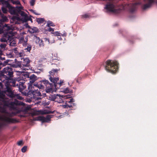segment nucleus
Returning a JSON list of instances; mask_svg holds the SVG:
<instances>
[{"label":"nucleus","instance_id":"obj_13","mask_svg":"<svg viewBox=\"0 0 157 157\" xmlns=\"http://www.w3.org/2000/svg\"><path fill=\"white\" fill-rule=\"evenodd\" d=\"M23 59V61L22 64L21 68L23 67H28L29 65V63H30V60L29 59V58L27 57Z\"/></svg>","mask_w":157,"mask_h":157},{"label":"nucleus","instance_id":"obj_43","mask_svg":"<svg viewBox=\"0 0 157 157\" xmlns=\"http://www.w3.org/2000/svg\"><path fill=\"white\" fill-rule=\"evenodd\" d=\"M67 101H66V102L65 103V104L64 105H62V106L64 108H66L69 107H71V105H68L67 103Z\"/></svg>","mask_w":157,"mask_h":157},{"label":"nucleus","instance_id":"obj_53","mask_svg":"<svg viewBox=\"0 0 157 157\" xmlns=\"http://www.w3.org/2000/svg\"><path fill=\"white\" fill-rule=\"evenodd\" d=\"M6 45L5 44H0V47L1 48H5L6 47Z\"/></svg>","mask_w":157,"mask_h":157},{"label":"nucleus","instance_id":"obj_21","mask_svg":"<svg viewBox=\"0 0 157 157\" xmlns=\"http://www.w3.org/2000/svg\"><path fill=\"white\" fill-rule=\"evenodd\" d=\"M11 67L14 68H17V67H20L21 68L22 65H21V62H18L17 63V64H10V65Z\"/></svg>","mask_w":157,"mask_h":157},{"label":"nucleus","instance_id":"obj_6","mask_svg":"<svg viewBox=\"0 0 157 157\" xmlns=\"http://www.w3.org/2000/svg\"><path fill=\"white\" fill-rule=\"evenodd\" d=\"M1 105L4 107H6L10 110H13V101L8 98H6L1 102Z\"/></svg>","mask_w":157,"mask_h":157},{"label":"nucleus","instance_id":"obj_47","mask_svg":"<svg viewBox=\"0 0 157 157\" xmlns=\"http://www.w3.org/2000/svg\"><path fill=\"white\" fill-rule=\"evenodd\" d=\"M32 46L31 45H29L28 46L27 48L25 49H26L28 52H30V51L31 49Z\"/></svg>","mask_w":157,"mask_h":157},{"label":"nucleus","instance_id":"obj_27","mask_svg":"<svg viewBox=\"0 0 157 157\" xmlns=\"http://www.w3.org/2000/svg\"><path fill=\"white\" fill-rule=\"evenodd\" d=\"M57 96H56V95H51L49 97V99L50 100L52 101H55V99L56 98V97Z\"/></svg>","mask_w":157,"mask_h":157},{"label":"nucleus","instance_id":"obj_4","mask_svg":"<svg viewBox=\"0 0 157 157\" xmlns=\"http://www.w3.org/2000/svg\"><path fill=\"white\" fill-rule=\"evenodd\" d=\"M115 6L113 3H109L106 5L105 9H106L108 13L112 12L114 13L118 14L122 11V9L120 8L114 9Z\"/></svg>","mask_w":157,"mask_h":157},{"label":"nucleus","instance_id":"obj_41","mask_svg":"<svg viewBox=\"0 0 157 157\" xmlns=\"http://www.w3.org/2000/svg\"><path fill=\"white\" fill-rule=\"evenodd\" d=\"M7 108H7L6 107H4L3 106V107L0 108V109L2 112L5 113L6 111V109Z\"/></svg>","mask_w":157,"mask_h":157},{"label":"nucleus","instance_id":"obj_63","mask_svg":"<svg viewBox=\"0 0 157 157\" xmlns=\"http://www.w3.org/2000/svg\"><path fill=\"white\" fill-rule=\"evenodd\" d=\"M15 4L16 5H21L20 2L19 0H17L14 2Z\"/></svg>","mask_w":157,"mask_h":157},{"label":"nucleus","instance_id":"obj_29","mask_svg":"<svg viewBox=\"0 0 157 157\" xmlns=\"http://www.w3.org/2000/svg\"><path fill=\"white\" fill-rule=\"evenodd\" d=\"M36 21L39 24L43 23L45 21L44 19L43 18H36Z\"/></svg>","mask_w":157,"mask_h":157},{"label":"nucleus","instance_id":"obj_44","mask_svg":"<svg viewBox=\"0 0 157 157\" xmlns=\"http://www.w3.org/2000/svg\"><path fill=\"white\" fill-rule=\"evenodd\" d=\"M15 94L16 95L15 97H16L17 99L21 100L23 99V98L21 96H20L18 94Z\"/></svg>","mask_w":157,"mask_h":157},{"label":"nucleus","instance_id":"obj_56","mask_svg":"<svg viewBox=\"0 0 157 157\" xmlns=\"http://www.w3.org/2000/svg\"><path fill=\"white\" fill-rule=\"evenodd\" d=\"M67 102H68V103H73L75 101V100L72 98H71V99H70V100L68 101H67Z\"/></svg>","mask_w":157,"mask_h":157},{"label":"nucleus","instance_id":"obj_52","mask_svg":"<svg viewBox=\"0 0 157 157\" xmlns=\"http://www.w3.org/2000/svg\"><path fill=\"white\" fill-rule=\"evenodd\" d=\"M30 5L32 6H34L35 3V0H31L30 2Z\"/></svg>","mask_w":157,"mask_h":157},{"label":"nucleus","instance_id":"obj_28","mask_svg":"<svg viewBox=\"0 0 157 157\" xmlns=\"http://www.w3.org/2000/svg\"><path fill=\"white\" fill-rule=\"evenodd\" d=\"M55 26V25L52 21H48L46 26L49 27L50 26L54 27Z\"/></svg>","mask_w":157,"mask_h":157},{"label":"nucleus","instance_id":"obj_10","mask_svg":"<svg viewBox=\"0 0 157 157\" xmlns=\"http://www.w3.org/2000/svg\"><path fill=\"white\" fill-rule=\"evenodd\" d=\"M1 2L3 5L6 6V7L8 8L10 14L12 13V12L15 7L11 6L8 1L3 0L1 1Z\"/></svg>","mask_w":157,"mask_h":157},{"label":"nucleus","instance_id":"obj_31","mask_svg":"<svg viewBox=\"0 0 157 157\" xmlns=\"http://www.w3.org/2000/svg\"><path fill=\"white\" fill-rule=\"evenodd\" d=\"M29 17L28 16L27 14H26L25 16L22 17V22L23 23L26 22L28 21Z\"/></svg>","mask_w":157,"mask_h":157},{"label":"nucleus","instance_id":"obj_61","mask_svg":"<svg viewBox=\"0 0 157 157\" xmlns=\"http://www.w3.org/2000/svg\"><path fill=\"white\" fill-rule=\"evenodd\" d=\"M7 56L9 58H11L13 57V56L12 55L11 53H9V54H7Z\"/></svg>","mask_w":157,"mask_h":157},{"label":"nucleus","instance_id":"obj_8","mask_svg":"<svg viewBox=\"0 0 157 157\" xmlns=\"http://www.w3.org/2000/svg\"><path fill=\"white\" fill-rule=\"evenodd\" d=\"M23 8V7L22 6H17L14 8L12 12V13H11L10 14L18 16V14H20L21 16L23 17L27 14L25 12L21 10Z\"/></svg>","mask_w":157,"mask_h":157},{"label":"nucleus","instance_id":"obj_60","mask_svg":"<svg viewBox=\"0 0 157 157\" xmlns=\"http://www.w3.org/2000/svg\"><path fill=\"white\" fill-rule=\"evenodd\" d=\"M24 26H25L26 28H28L30 29H31V27L29 25L28 23H26L25 24Z\"/></svg>","mask_w":157,"mask_h":157},{"label":"nucleus","instance_id":"obj_46","mask_svg":"<svg viewBox=\"0 0 157 157\" xmlns=\"http://www.w3.org/2000/svg\"><path fill=\"white\" fill-rule=\"evenodd\" d=\"M2 20H1V22H4V21H6L7 20V17L6 16L3 17L2 16Z\"/></svg>","mask_w":157,"mask_h":157},{"label":"nucleus","instance_id":"obj_49","mask_svg":"<svg viewBox=\"0 0 157 157\" xmlns=\"http://www.w3.org/2000/svg\"><path fill=\"white\" fill-rule=\"evenodd\" d=\"M15 18L18 21H22V17L21 18H20L18 17V16H17L15 17Z\"/></svg>","mask_w":157,"mask_h":157},{"label":"nucleus","instance_id":"obj_7","mask_svg":"<svg viewBox=\"0 0 157 157\" xmlns=\"http://www.w3.org/2000/svg\"><path fill=\"white\" fill-rule=\"evenodd\" d=\"M6 95L9 98H13L16 97L15 94L14 93V90H13L12 88L11 87L6 86L3 89Z\"/></svg>","mask_w":157,"mask_h":157},{"label":"nucleus","instance_id":"obj_25","mask_svg":"<svg viewBox=\"0 0 157 157\" xmlns=\"http://www.w3.org/2000/svg\"><path fill=\"white\" fill-rule=\"evenodd\" d=\"M63 82V80H60L59 82H58L57 83V87L56 89H55L54 92H56L57 89L59 88L60 86L62 85V84Z\"/></svg>","mask_w":157,"mask_h":157},{"label":"nucleus","instance_id":"obj_50","mask_svg":"<svg viewBox=\"0 0 157 157\" xmlns=\"http://www.w3.org/2000/svg\"><path fill=\"white\" fill-rule=\"evenodd\" d=\"M7 26H6L5 27H6V29H5L7 31H8L9 30L11 29V27L8 25V24H6Z\"/></svg>","mask_w":157,"mask_h":157},{"label":"nucleus","instance_id":"obj_37","mask_svg":"<svg viewBox=\"0 0 157 157\" xmlns=\"http://www.w3.org/2000/svg\"><path fill=\"white\" fill-rule=\"evenodd\" d=\"M30 79H35L37 80L38 79L37 77L34 74H33L30 76Z\"/></svg>","mask_w":157,"mask_h":157},{"label":"nucleus","instance_id":"obj_19","mask_svg":"<svg viewBox=\"0 0 157 157\" xmlns=\"http://www.w3.org/2000/svg\"><path fill=\"white\" fill-rule=\"evenodd\" d=\"M30 80L29 82L28 83V89H32L34 88L33 86H32V84L36 80L35 79H30Z\"/></svg>","mask_w":157,"mask_h":157},{"label":"nucleus","instance_id":"obj_26","mask_svg":"<svg viewBox=\"0 0 157 157\" xmlns=\"http://www.w3.org/2000/svg\"><path fill=\"white\" fill-rule=\"evenodd\" d=\"M34 94L36 93L37 94V96H41V91L42 92H43L45 91L44 90H42V91H40V90L39 91L38 89L37 90H34Z\"/></svg>","mask_w":157,"mask_h":157},{"label":"nucleus","instance_id":"obj_54","mask_svg":"<svg viewBox=\"0 0 157 157\" xmlns=\"http://www.w3.org/2000/svg\"><path fill=\"white\" fill-rule=\"evenodd\" d=\"M17 49V48H15L13 49L14 53L16 55L18 54L19 53V52H18Z\"/></svg>","mask_w":157,"mask_h":157},{"label":"nucleus","instance_id":"obj_59","mask_svg":"<svg viewBox=\"0 0 157 157\" xmlns=\"http://www.w3.org/2000/svg\"><path fill=\"white\" fill-rule=\"evenodd\" d=\"M24 75L25 77L27 78H29L30 76H29V74L28 72H27Z\"/></svg>","mask_w":157,"mask_h":157},{"label":"nucleus","instance_id":"obj_39","mask_svg":"<svg viewBox=\"0 0 157 157\" xmlns=\"http://www.w3.org/2000/svg\"><path fill=\"white\" fill-rule=\"evenodd\" d=\"M16 44V42L15 40H13L10 42V45L12 46H14Z\"/></svg>","mask_w":157,"mask_h":157},{"label":"nucleus","instance_id":"obj_11","mask_svg":"<svg viewBox=\"0 0 157 157\" xmlns=\"http://www.w3.org/2000/svg\"><path fill=\"white\" fill-rule=\"evenodd\" d=\"M1 120L8 123H18L19 121L15 119L11 118L10 117H5L4 118H2Z\"/></svg>","mask_w":157,"mask_h":157},{"label":"nucleus","instance_id":"obj_57","mask_svg":"<svg viewBox=\"0 0 157 157\" xmlns=\"http://www.w3.org/2000/svg\"><path fill=\"white\" fill-rule=\"evenodd\" d=\"M17 144L19 146H21L23 144V142L22 140H21L18 142Z\"/></svg>","mask_w":157,"mask_h":157},{"label":"nucleus","instance_id":"obj_33","mask_svg":"<svg viewBox=\"0 0 157 157\" xmlns=\"http://www.w3.org/2000/svg\"><path fill=\"white\" fill-rule=\"evenodd\" d=\"M42 116H39L37 117H36L33 119L34 121H41L43 123V120Z\"/></svg>","mask_w":157,"mask_h":157},{"label":"nucleus","instance_id":"obj_23","mask_svg":"<svg viewBox=\"0 0 157 157\" xmlns=\"http://www.w3.org/2000/svg\"><path fill=\"white\" fill-rule=\"evenodd\" d=\"M7 24H5L3 25V24L1 23V22L0 23V34H1L4 33L3 29L7 26Z\"/></svg>","mask_w":157,"mask_h":157},{"label":"nucleus","instance_id":"obj_14","mask_svg":"<svg viewBox=\"0 0 157 157\" xmlns=\"http://www.w3.org/2000/svg\"><path fill=\"white\" fill-rule=\"evenodd\" d=\"M148 3L144 4L143 7L142 9L144 10H145L147 9L150 7L152 4L154 3L153 0H148Z\"/></svg>","mask_w":157,"mask_h":157},{"label":"nucleus","instance_id":"obj_22","mask_svg":"<svg viewBox=\"0 0 157 157\" xmlns=\"http://www.w3.org/2000/svg\"><path fill=\"white\" fill-rule=\"evenodd\" d=\"M61 92L65 94H67L68 93H70L71 94L73 92L72 90H70L69 88L68 87H67L64 89L63 90L61 91Z\"/></svg>","mask_w":157,"mask_h":157},{"label":"nucleus","instance_id":"obj_35","mask_svg":"<svg viewBox=\"0 0 157 157\" xmlns=\"http://www.w3.org/2000/svg\"><path fill=\"white\" fill-rule=\"evenodd\" d=\"M4 36L6 38H8L7 40H10L11 38H12L11 37L8 35V33H6L4 34Z\"/></svg>","mask_w":157,"mask_h":157},{"label":"nucleus","instance_id":"obj_15","mask_svg":"<svg viewBox=\"0 0 157 157\" xmlns=\"http://www.w3.org/2000/svg\"><path fill=\"white\" fill-rule=\"evenodd\" d=\"M60 69L59 68V69H53L51 71H50L49 72V73L50 75H49V76L50 77L52 76V77H54V75L56 73L57 74L58 73V71H59Z\"/></svg>","mask_w":157,"mask_h":157},{"label":"nucleus","instance_id":"obj_51","mask_svg":"<svg viewBox=\"0 0 157 157\" xmlns=\"http://www.w3.org/2000/svg\"><path fill=\"white\" fill-rule=\"evenodd\" d=\"M29 10L32 13H33L36 15H40V13H37L33 9H30Z\"/></svg>","mask_w":157,"mask_h":157},{"label":"nucleus","instance_id":"obj_2","mask_svg":"<svg viewBox=\"0 0 157 157\" xmlns=\"http://www.w3.org/2000/svg\"><path fill=\"white\" fill-rule=\"evenodd\" d=\"M118 64L117 61L109 59L105 62L104 66L107 71L113 74L118 70Z\"/></svg>","mask_w":157,"mask_h":157},{"label":"nucleus","instance_id":"obj_48","mask_svg":"<svg viewBox=\"0 0 157 157\" xmlns=\"http://www.w3.org/2000/svg\"><path fill=\"white\" fill-rule=\"evenodd\" d=\"M50 103V102L49 101H48L47 102H42V104L44 106H45L46 105H48Z\"/></svg>","mask_w":157,"mask_h":157},{"label":"nucleus","instance_id":"obj_34","mask_svg":"<svg viewBox=\"0 0 157 157\" xmlns=\"http://www.w3.org/2000/svg\"><path fill=\"white\" fill-rule=\"evenodd\" d=\"M51 33L53 34L55 36H60V34L62 35V34H61L58 31H56L55 32L54 31L53 32H51Z\"/></svg>","mask_w":157,"mask_h":157},{"label":"nucleus","instance_id":"obj_58","mask_svg":"<svg viewBox=\"0 0 157 157\" xmlns=\"http://www.w3.org/2000/svg\"><path fill=\"white\" fill-rule=\"evenodd\" d=\"M1 42H7V40L4 38H2L0 40Z\"/></svg>","mask_w":157,"mask_h":157},{"label":"nucleus","instance_id":"obj_38","mask_svg":"<svg viewBox=\"0 0 157 157\" xmlns=\"http://www.w3.org/2000/svg\"><path fill=\"white\" fill-rule=\"evenodd\" d=\"M29 90V91L28 93H27V94H28V96L29 95H30L31 94H32L33 95L35 94H34V90H33L32 89H28Z\"/></svg>","mask_w":157,"mask_h":157},{"label":"nucleus","instance_id":"obj_32","mask_svg":"<svg viewBox=\"0 0 157 157\" xmlns=\"http://www.w3.org/2000/svg\"><path fill=\"white\" fill-rule=\"evenodd\" d=\"M49 28H48L47 29H45L44 30V33L47 34L48 31L53 32L54 31V29L51 27H49Z\"/></svg>","mask_w":157,"mask_h":157},{"label":"nucleus","instance_id":"obj_36","mask_svg":"<svg viewBox=\"0 0 157 157\" xmlns=\"http://www.w3.org/2000/svg\"><path fill=\"white\" fill-rule=\"evenodd\" d=\"M81 16L82 18H89L90 17V16L89 15L87 14L81 15Z\"/></svg>","mask_w":157,"mask_h":157},{"label":"nucleus","instance_id":"obj_3","mask_svg":"<svg viewBox=\"0 0 157 157\" xmlns=\"http://www.w3.org/2000/svg\"><path fill=\"white\" fill-rule=\"evenodd\" d=\"M13 70L12 67L8 66L5 67L0 72V80L2 81L3 78L8 77H13Z\"/></svg>","mask_w":157,"mask_h":157},{"label":"nucleus","instance_id":"obj_45","mask_svg":"<svg viewBox=\"0 0 157 157\" xmlns=\"http://www.w3.org/2000/svg\"><path fill=\"white\" fill-rule=\"evenodd\" d=\"M2 12L5 13H7V10L6 7H2Z\"/></svg>","mask_w":157,"mask_h":157},{"label":"nucleus","instance_id":"obj_17","mask_svg":"<svg viewBox=\"0 0 157 157\" xmlns=\"http://www.w3.org/2000/svg\"><path fill=\"white\" fill-rule=\"evenodd\" d=\"M52 115H48L46 116V117H45L42 116L43 120V123L48 122V121L50 120L51 118L52 117Z\"/></svg>","mask_w":157,"mask_h":157},{"label":"nucleus","instance_id":"obj_62","mask_svg":"<svg viewBox=\"0 0 157 157\" xmlns=\"http://www.w3.org/2000/svg\"><path fill=\"white\" fill-rule=\"evenodd\" d=\"M71 98H72V96H71V95H65V98H66V99Z\"/></svg>","mask_w":157,"mask_h":157},{"label":"nucleus","instance_id":"obj_55","mask_svg":"<svg viewBox=\"0 0 157 157\" xmlns=\"http://www.w3.org/2000/svg\"><path fill=\"white\" fill-rule=\"evenodd\" d=\"M38 112L40 113V114L41 115H44L45 113H44V110H39Z\"/></svg>","mask_w":157,"mask_h":157},{"label":"nucleus","instance_id":"obj_1","mask_svg":"<svg viewBox=\"0 0 157 157\" xmlns=\"http://www.w3.org/2000/svg\"><path fill=\"white\" fill-rule=\"evenodd\" d=\"M37 83L40 87L39 90L40 91H42V90H45L47 93H53L54 92L52 83H50L48 80L45 79L37 82Z\"/></svg>","mask_w":157,"mask_h":157},{"label":"nucleus","instance_id":"obj_18","mask_svg":"<svg viewBox=\"0 0 157 157\" xmlns=\"http://www.w3.org/2000/svg\"><path fill=\"white\" fill-rule=\"evenodd\" d=\"M30 29H31L32 30H29L28 31L30 33L32 34L34 33H39L40 32V30L38 29L36 27H33V28H31Z\"/></svg>","mask_w":157,"mask_h":157},{"label":"nucleus","instance_id":"obj_40","mask_svg":"<svg viewBox=\"0 0 157 157\" xmlns=\"http://www.w3.org/2000/svg\"><path fill=\"white\" fill-rule=\"evenodd\" d=\"M27 147L26 146H24L21 149V151L24 153L27 150Z\"/></svg>","mask_w":157,"mask_h":157},{"label":"nucleus","instance_id":"obj_20","mask_svg":"<svg viewBox=\"0 0 157 157\" xmlns=\"http://www.w3.org/2000/svg\"><path fill=\"white\" fill-rule=\"evenodd\" d=\"M12 61V60L10 59H7L6 61H4L3 63L2 62L0 63V66H2V67H4L7 65H10V64L8 62Z\"/></svg>","mask_w":157,"mask_h":157},{"label":"nucleus","instance_id":"obj_9","mask_svg":"<svg viewBox=\"0 0 157 157\" xmlns=\"http://www.w3.org/2000/svg\"><path fill=\"white\" fill-rule=\"evenodd\" d=\"M13 110H17V106L21 105L23 107H24L25 106V103L22 101H18L16 99H14L13 101Z\"/></svg>","mask_w":157,"mask_h":157},{"label":"nucleus","instance_id":"obj_64","mask_svg":"<svg viewBox=\"0 0 157 157\" xmlns=\"http://www.w3.org/2000/svg\"><path fill=\"white\" fill-rule=\"evenodd\" d=\"M69 105H71V107H69V108H73L76 106V104L75 103H72L71 104Z\"/></svg>","mask_w":157,"mask_h":157},{"label":"nucleus","instance_id":"obj_30","mask_svg":"<svg viewBox=\"0 0 157 157\" xmlns=\"http://www.w3.org/2000/svg\"><path fill=\"white\" fill-rule=\"evenodd\" d=\"M30 106H27L25 107L24 108H22L21 110V111L23 112H27L30 109Z\"/></svg>","mask_w":157,"mask_h":157},{"label":"nucleus","instance_id":"obj_24","mask_svg":"<svg viewBox=\"0 0 157 157\" xmlns=\"http://www.w3.org/2000/svg\"><path fill=\"white\" fill-rule=\"evenodd\" d=\"M139 4V3H133L132 5V7L130 9V12L131 13H134L136 10V6Z\"/></svg>","mask_w":157,"mask_h":157},{"label":"nucleus","instance_id":"obj_5","mask_svg":"<svg viewBox=\"0 0 157 157\" xmlns=\"http://www.w3.org/2000/svg\"><path fill=\"white\" fill-rule=\"evenodd\" d=\"M12 78L13 77H10V78H9V77H8L3 78V79H2V82H4L5 80H6V82H5V86H8L11 87L12 86L15 87L16 86L15 83L16 81L17 80L18 81H19L21 80L20 78H18L17 79L16 78L13 79Z\"/></svg>","mask_w":157,"mask_h":157},{"label":"nucleus","instance_id":"obj_12","mask_svg":"<svg viewBox=\"0 0 157 157\" xmlns=\"http://www.w3.org/2000/svg\"><path fill=\"white\" fill-rule=\"evenodd\" d=\"M49 79L50 81L54 83L53 86V87H54L55 89H56L57 87V83H58L57 81L59 80V77H52V76H50L49 78Z\"/></svg>","mask_w":157,"mask_h":157},{"label":"nucleus","instance_id":"obj_16","mask_svg":"<svg viewBox=\"0 0 157 157\" xmlns=\"http://www.w3.org/2000/svg\"><path fill=\"white\" fill-rule=\"evenodd\" d=\"M4 92L3 90H2L0 89V102L7 98L6 97V94Z\"/></svg>","mask_w":157,"mask_h":157},{"label":"nucleus","instance_id":"obj_42","mask_svg":"<svg viewBox=\"0 0 157 157\" xmlns=\"http://www.w3.org/2000/svg\"><path fill=\"white\" fill-rule=\"evenodd\" d=\"M56 96H59V98H60V99H62V98H63L64 99H65L66 98H65V95H61L60 94H56Z\"/></svg>","mask_w":157,"mask_h":157}]
</instances>
